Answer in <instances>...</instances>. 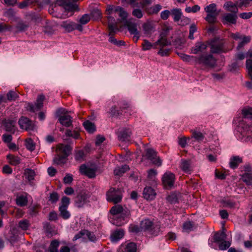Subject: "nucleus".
I'll use <instances>...</instances> for the list:
<instances>
[{"label": "nucleus", "instance_id": "ddd939ff", "mask_svg": "<svg viewBox=\"0 0 252 252\" xmlns=\"http://www.w3.org/2000/svg\"><path fill=\"white\" fill-rule=\"evenodd\" d=\"M45 97L43 94H39L37 96L35 106L32 103L28 104L29 110L31 111L34 112L36 110H39L43 107V101L45 100Z\"/></svg>", "mask_w": 252, "mask_h": 252}, {"label": "nucleus", "instance_id": "e2e57ef3", "mask_svg": "<svg viewBox=\"0 0 252 252\" xmlns=\"http://www.w3.org/2000/svg\"><path fill=\"white\" fill-rule=\"evenodd\" d=\"M230 243L228 241H225V240L219 244V249L220 250H225L228 248L230 246Z\"/></svg>", "mask_w": 252, "mask_h": 252}, {"label": "nucleus", "instance_id": "3c124183", "mask_svg": "<svg viewBox=\"0 0 252 252\" xmlns=\"http://www.w3.org/2000/svg\"><path fill=\"white\" fill-rule=\"evenodd\" d=\"M109 41L117 46H121L125 45V42L122 40H117L114 37V35H109Z\"/></svg>", "mask_w": 252, "mask_h": 252}, {"label": "nucleus", "instance_id": "f3484780", "mask_svg": "<svg viewBox=\"0 0 252 252\" xmlns=\"http://www.w3.org/2000/svg\"><path fill=\"white\" fill-rule=\"evenodd\" d=\"M136 244L133 242H129L121 245L118 250V252H136Z\"/></svg>", "mask_w": 252, "mask_h": 252}, {"label": "nucleus", "instance_id": "f03ea898", "mask_svg": "<svg viewBox=\"0 0 252 252\" xmlns=\"http://www.w3.org/2000/svg\"><path fill=\"white\" fill-rule=\"evenodd\" d=\"M141 230L146 231L151 234L157 235L160 231V227L158 225H155L149 219H144L140 222Z\"/></svg>", "mask_w": 252, "mask_h": 252}, {"label": "nucleus", "instance_id": "69168bd1", "mask_svg": "<svg viewBox=\"0 0 252 252\" xmlns=\"http://www.w3.org/2000/svg\"><path fill=\"white\" fill-rule=\"evenodd\" d=\"M171 50L170 49H165L163 48H160L158 51V54L162 57L168 56L169 55Z\"/></svg>", "mask_w": 252, "mask_h": 252}, {"label": "nucleus", "instance_id": "72a5a7b5", "mask_svg": "<svg viewBox=\"0 0 252 252\" xmlns=\"http://www.w3.org/2000/svg\"><path fill=\"white\" fill-rule=\"evenodd\" d=\"M194 228V224L193 222L190 221H185L183 225V229L184 231L189 232L193 230Z\"/></svg>", "mask_w": 252, "mask_h": 252}, {"label": "nucleus", "instance_id": "423d86ee", "mask_svg": "<svg viewBox=\"0 0 252 252\" xmlns=\"http://www.w3.org/2000/svg\"><path fill=\"white\" fill-rule=\"evenodd\" d=\"M106 196L108 201L112 202L114 203L120 202L122 198V194L121 190L119 189H116L113 188H110L107 191Z\"/></svg>", "mask_w": 252, "mask_h": 252}, {"label": "nucleus", "instance_id": "c03bdc74", "mask_svg": "<svg viewBox=\"0 0 252 252\" xmlns=\"http://www.w3.org/2000/svg\"><path fill=\"white\" fill-rule=\"evenodd\" d=\"M242 113L244 119H252V107L244 108Z\"/></svg>", "mask_w": 252, "mask_h": 252}, {"label": "nucleus", "instance_id": "8fccbe9b", "mask_svg": "<svg viewBox=\"0 0 252 252\" xmlns=\"http://www.w3.org/2000/svg\"><path fill=\"white\" fill-rule=\"evenodd\" d=\"M25 145L26 148L30 151H33L35 149V144L31 138L26 140Z\"/></svg>", "mask_w": 252, "mask_h": 252}, {"label": "nucleus", "instance_id": "a19ab883", "mask_svg": "<svg viewBox=\"0 0 252 252\" xmlns=\"http://www.w3.org/2000/svg\"><path fill=\"white\" fill-rule=\"evenodd\" d=\"M7 158L9 160V163L13 165H16L20 163V158L12 155H7Z\"/></svg>", "mask_w": 252, "mask_h": 252}, {"label": "nucleus", "instance_id": "6ab92c4d", "mask_svg": "<svg viewBox=\"0 0 252 252\" xmlns=\"http://www.w3.org/2000/svg\"><path fill=\"white\" fill-rule=\"evenodd\" d=\"M128 107L127 103H126L124 104V106H120V109H118L116 105L113 106L110 109V111L108 112L111 117L118 118L122 115L121 111L123 109L127 108Z\"/></svg>", "mask_w": 252, "mask_h": 252}, {"label": "nucleus", "instance_id": "bf43d9fd", "mask_svg": "<svg viewBox=\"0 0 252 252\" xmlns=\"http://www.w3.org/2000/svg\"><path fill=\"white\" fill-rule=\"evenodd\" d=\"M222 204L224 207L232 208L236 206L235 202L230 199H226L222 201Z\"/></svg>", "mask_w": 252, "mask_h": 252}, {"label": "nucleus", "instance_id": "9d476101", "mask_svg": "<svg viewBox=\"0 0 252 252\" xmlns=\"http://www.w3.org/2000/svg\"><path fill=\"white\" fill-rule=\"evenodd\" d=\"M80 172L89 178H94L96 176V169L95 168H91L85 164H82L80 166Z\"/></svg>", "mask_w": 252, "mask_h": 252}, {"label": "nucleus", "instance_id": "c85d7f7f", "mask_svg": "<svg viewBox=\"0 0 252 252\" xmlns=\"http://www.w3.org/2000/svg\"><path fill=\"white\" fill-rule=\"evenodd\" d=\"M242 162V158L239 156H234L230 159L229 165L232 169L237 168Z\"/></svg>", "mask_w": 252, "mask_h": 252}, {"label": "nucleus", "instance_id": "f257e3e1", "mask_svg": "<svg viewBox=\"0 0 252 252\" xmlns=\"http://www.w3.org/2000/svg\"><path fill=\"white\" fill-rule=\"evenodd\" d=\"M110 212L113 217L111 222L116 226H122L126 222V219L130 216V211L126 207L120 205L114 206L111 209Z\"/></svg>", "mask_w": 252, "mask_h": 252}, {"label": "nucleus", "instance_id": "37998d69", "mask_svg": "<svg viewBox=\"0 0 252 252\" xmlns=\"http://www.w3.org/2000/svg\"><path fill=\"white\" fill-rule=\"evenodd\" d=\"M155 46L159 45L161 48H163L164 46L170 45L171 42L168 41L167 38L158 39L155 43Z\"/></svg>", "mask_w": 252, "mask_h": 252}, {"label": "nucleus", "instance_id": "2f4dec72", "mask_svg": "<svg viewBox=\"0 0 252 252\" xmlns=\"http://www.w3.org/2000/svg\"><path fill=\"white\" fill-rule=\"evenodd\" d=\"M142 28L144 33L147 35H150L154 31V28L151 23L147 22L143 24Z\"/></svg>", "mask_w": 252, "mask_h": 252}, {"label": "nucleus", "instance_id": "e433bc0d", "mask_svg": "<svg viewBox=\"0 0 252 252\" xmlns=\"http://www.w3.org/2000/svg\"><path fill=\"white\" fill-rule=\"evenodd\" d=\"M66 157L64 156L57 155L53 159L54 164L57 165H63L66 162Z\"/></svg>", "mask_w": 252, "mask_h": 252}, {"label": "nucleus", "instance_id": "9b49d317", "mask_svg": "<svg viewBox=\"0 0 252 252\" xmlns=\"http://www.w3.org/2000/svg\"><path fill=\"white\" fill-rule=\"evenodd\" d=\"M90 196L85 192H80L75 198V204L78 208H81L87 203Z\"/></svg>", "mask_w": 252, "mask_h": 252}, {"label": "nucleus", "instance_id": "473e14b6", "mask_svg": "<svg viewBox=\"0 0 252 252\" xmlns=\"http://www.w3.org/2000/svg\"><path fill=\"white\" fill-rule=\"evenodd\" d=\"M161 9V6L159 4H156L150 8L145 9L146 12L149 15L157 14Z\"/></svg>", "mask_w": 252, "mask_h": 252}, {"label": "nucleus", "instance_id": "7c9ffc66", "mask_svg": "<svg viewBox=\"0 0 252 252\" xmlns=\"http://www.w3.org/2000/svg\"><path fill=\"white\" fill-rule=\"evenodd\" d=\"M61 26L68 32L74 30V23L71 21H63L61 23Z\"/></svg>", "mask_w": 252, "mask_h": 252}, {"label": "nucleus", "instance_id": "f704fd0d", "mask_svg": "<svg viewBox=\"0 0 252 252\" xmlns=\"http://www.w3.org/2000/svg\"><path fill=\"white\" fill-rule=\"evenodd\" d=\"M83 126L85 129L90 133H93L95 130L94 125L88 120L84 122Z\"/></svg>", "mask_w": 252, "mask_h": 252}, {"label": "nucleus", "instance_id": "5fc2aeb1", "mask_svg": "<svg viewBox=\"0 0 252 252\" xmlns=\"http://www.w3.org/2000/svg\"><path fill=\"white\" fill-rule=\"evenodd\" d=\"M132 15L138 19L141 18L143 16V12L139 8H134L132 12Z\"/></svg>", "mask_w": 252, "mask_h": 252}, {"label": "nucleus", "instance_id": "a211bd4d", "mask_svg": "<svg viewBox=\"0 0 252 252\" xmlns=\"http://www.w3.org/2000/svg\"><path fill=\"white\" fill-rule=\"evenodd\" d=\"M237 14L226 13L222 18V22L223 24H235L237 22Z\"/></svg>", "mask_w": 252, "mask_h": 252}, {"label": "nucleus", "instance_id": "2eb2a0df", "mask_svg": "<svg viewBox=\"0 0 252 252\" xmlns=\"http://www.w3.org/2000/svg\"><path fill=\"white\" fill-rule=\"evenodd\" d=\"M108 24L109 31V35H114L119 31L117 22L115 18L112 16L108 17Z\"/></svg>", "mask_w": 252, "mask_h": 252}, {"label": "nucleus", "instance_id": "052dcab7", "mask_svg": "<svg viewBox=\"0 0 252 252\" xmlns=\"http://www.w3.org/2000/svg\"><path fill=\"white\" fill-rule=\"evenodd\" d=\"M84 152L82 150H78L76 152L75 158L76 160L82 161L84 159Z\"/></svg>", "mask_w": 252, "mask_h": 252}, {"label": "nucleus", "instance_id": "4468645a", "mask_svg": "<svg viewBox=\"0 0 252 252\" xmlns=\"http://www.w3.org/2000/svg\"><path fill=\"white\" fill-rule=\"evenodd\" d=\"M146 156L147 158L150 159L154 164L160 166L161 164V160L159 157H157L156 152L152 149H148L146 151Z\"/></svg>", "mask_w": 252, "mask_h": 252}, {"label": "nucleus", "instance_id": "b1692460", "mask_svg": "<svg viewBox=\"0 0 252 252\" xmlns=\"http://www.w3.org/2000/svg\"><path fill=\"white\" fill-rule=\"evenodd\" d=\"M57 150L59 154H62L63 156L67 157L71 151V148L67 145L59 144L57 147Z\"/></svg>", "mask_w": 252, "mask_h": 252}, {"label": "nucleus", "instance_id": "a878e982", "mask_svg": "<svg viewBox=\"0 0 252 252\" xmlns=\"http://www.w3.org/2000/svg\"><path fill=\"white\" fill-rule=\"evenodd\" d=\"M25 175L26 179H28L30 185L32 186L35 185L33 180L35 176V173L34 170L31 169H26L25 170Z\"/></svg>", "mask_w": 252, "mask_h": 252}, {"label": "nucleus", "instance_id": "49530a36", "mask_svg": "<svg viewBox=\"0 0 252 252\" xmlns=\"http://www.w3.org/2000/svg\"><path fill=\"white\" fill-rule=\"evenodd\" d=\"M171 14L173 15L175 21H178L181 19L182 15L181 9H174L171 11Z\"/></svg>", "mask_w": 252, "mask_h": 252}, {"label": "nucleus", "instance_id": "864d4df0", "mask_svg": "<svg viewBox=\"0 0 252 252\" xmlns=\"http://www.w3.org/2000/svg\"><path fill=\"white\" fill-rule=\"evenodd\" d=\"M29 225V221L27 220H20L19 222V227L24 230L28 229Z\"/></svg>", "mask_w": 252, "mask_h": 252}, {"label": "nucleus", "instance_id": "5701e85b", "mask_svg": "<svg viewBox=\"0 0 252 252\" xmlns=\"http://www.w3.org/2000/svg\"><path fill=\"white\" fill-rule=\"evenodd\" d=\"M190 159H182L181 161L180 168L186 173H190L192 170Z\"/></svg>", "mask_w": 252, "mask_h": 252}, {"label": "nucleus", "instance_id": "4c0bfd02", "mask_svg": "<svg viewBox=\"0 0 252 252\" xmlns=\"http://www.w3.org/2000/svg\"><path fill=\"white\" fill-rule=\"evenodd\" d=\"M67 208L63 206H60L59 207L60 215L64 220L68 219L70 217V214L67 210Z\"/></svg>", "mask_w": 252, "mask_h": 252}, {"label": "nucleus", "instance_id": "bb28decb", "mask_svg": "<svg viewBox=\"0 0 252 252\" xmlns=\"http://www.w3.org/2000/svg\"><path fill=\"white\" fill-rule=\"evenodd\" d=\"M223 7L227 11L231 12V13L237 14L238 12L237 4L232 1L226 2Z\"/></svg>", "mask_w": 252, "mask_h": 252}, {"label": "nucleus", "instance_id": "c9c22d12", "mask_svg": "<svg viewBox=\"0 0 252 252\" xmlns=\"http://www.w3.org/2000/svg\"><path fill=\"white\" fill-rule=\"evenodd\" d=\"M16 202L18 206L20 207L25 206L27 204L28 198L26 196L20 195L16 198Z\"/></svg>", "mask_w": 252, "mask_h": 252}, {"label": "nucleus", "instance_id": "680f3d73", "mask_svg": "<svg viewBox=\"0 0 252 252\" xmlns=\"http://www.w3.org/2000/svg\"><path fill=\"white\" fill-rule=\"evenodd\" d=\"M85 235H86L88 238L92 242H94L96 240V237L94 233L87 230H85Z\"/></svg>", "mask_w": 252, "mask_h": 252}, {"label": "nucleus", "instance_id": "13d9d810", "mask_svg": "<svg viewBox=\"0 0 252 252\" xmlns=\"http://www.w3.org/2000/svg\"><path fill=\"white\" fill-rule=\"evenodd\" d=\"M246 65L248 70L249 75L252 80V60L250 59L247 60Z\"/></svg>", "mask_w": 252, "mask_h": 252}, {"label": "nucleus", "instance_id": "39448f33", "mask_svg": "<svg viewBox=\"0 0 252 252\" xmlns=\"http://www.w3.org/2000/svg\"><path fill=\"white\" fill-rule=\"evenodd\" d=\"M196 61L199 64L211 67H214L216 63V59L211 54H202L196 58Z\"/></svg>", "mask_w": 252, "mask_h": 252}, {"label": "nucleus", "instance_id": "20e7f679", "mask_svg": "<svg viewBox=\"0 0 252 252\" xmlns=\"http://www.w3.org/2000/svg\"><path fill=\"white\" fill-rule=\"evenodd\" d=\"M78 0H57L55 4L63 7L67 12H74L79 10L76 4Z\"/></svg>", "mask_w": 252, "mask_h": 252}, {"label": "nucleus", "instance_id": "7ed1b4c3", "mask_svg": "<svg viewBox=\"0 0 252 252\" xmlns=\"http://www.w3.org/2000/svg\"><path fill=\"white\" fill-rule=\"evenodd\" d=\"M205 11L207 13L205 20L210 24H213L217 21V17L219 14L217 11L216 4L211 3L204 8Z\"/></svg>", "mask_w": 252, "mask_h": 252}, {"label": "nucleus", "instance_id": "de8ad7c7", "mask_svg": "<svg viewBox=\"0 0 252 252\" xmlns=\"http://www.w3.org/2000/svg\"><path fill=\"white\" fill-rule=\"evenodd\" d=\"M59 244V242L58 240L52 241L49 247L50 252H58Z\"/></svg>", "mask_w": 252, "mask_h": 252}, {"label": "nucleus", "instance_id": "6e6552de", "mask_svg": "<svg viewBox=\"0 0 252 252\" xmlns=\"http://www.w3.org/2000/svg\"><path fill=\"white\" fill-rule=\"evenodd\" d=\"M209 44L210 45V52L212 53H219L222 51L223 42L219 38H214L210 41Z\"/></svg>", "mask_w": 252, "mask_h": 252}, {"label": "nucleus", "instance_id": "cd10ccee", "mask_svg": "<svg viewBox=\"0 0 252 252\" xmlns=\"http://www.w3.org/2000/svg\"><path fill=\"white\" fill-rule=\"evenodd\" d=\"M131 134V131L129 129H125L119 133V140L122 141H129Z\"/></svg>", "mask_w": 252, "mask_h": 252}, {"label": "nucleus", "instance_id": "c756f323", "mask_svg": "<svg viewBox=\"0 0 252 252\" xmlns=\"http://www.w3.org/2000/svg\"><path fill=\"white\" fill-rule=\"evenodd\" d=\"M226 238V235L224 231L218 232L214 235V240L215 243H220Z\"/></svg>", "mask_w": 252, "mask_h": 252}, {"label": "nucleus", "instance_id": "412c9836", "mask_svg": "<svg viewBox=\"0 0 252 252\" xmlns=\"http://www.w3.org/2000/svg\"><path fill=\"white\" fill-rule=\"evenodd\" d=\"M207 45L202 42H197L195 45L191 48V53L197 54L200 52H203L207 48Z\"/></svg>", "mask_w": 252, "mask_h": 252}, {"label": "nucleus", "instance_id": "6e6d98bb", "mask_svg": "<svg viewBox=\"0 0 252 252\" xmlns=\"http://www.w3.org/2000/svg\"><path fill=\"white\" fill-rule=\"evenodd\" d=\"M59 199V195L56 192L51 193L49 196V200L52 203H56Z\"/></svg>", "mask_w": 252, "mask_h": 252}, {"label": "nucleus", "instance_id": "ea45409f", "mask_svg": "<svg viewBox=\"0 0 252 252\" xmlns=\"http://www.w3.org/2000/svg\"><path fill=\"white\" fill-rule=\"evenodd\" d=\"M6 97L8 101H15L19 97V94L17 92L10 90L6 94Z\"/></svg>", "mask_w": 252, "mask_h": 252}, {"label": "nucleus", "instance_id": "774afa93", "mask_svg": "<svg viewBox=\"0 0 252 252\" xmlns=\"http://www.w3.org/2000/svg\"><path fill=\"white\" fill-rule=\"evenodd\" d=\"M90 20L89 15L84 14L80 19L79 22L82 25L86 24Z\"/></svg>", "mask_w": 252, "mask_h": 252}, {"label": "nucleus", "instance_id": "338daca9", "mask_svg": "<svg viewBox=\"0 0 252 252\" xmlns=\"http://www.w3.org/2000/svg\"><path fill=\"white\" fill-rule=\"evenodd\" d=\"M157 174V172L156 170L153 169H150L148 172V178L149 180L154 181Z\"/></svg>", "mask_w": 252, "mask_h": 252}, {"label": "nucleus", "instance_id": "09e8293b", "mask_svg": "<svg viewBox=\"0 0 252 252\" xmlns=\"http://www.w3.org/2000/svg\"><path fill=\"white\" fill-rule=\"evenodd\" d=\"M142 49L144 51L148 50L151 49L153 47L154 48H157V46L154 45V43L153 44L151 42H150L148 40L146 39H144L143 40V42L142 44Z\"/></svg>", "mask_w": 252, "mask_h": 252}, {"label": "nucleus", "instance_id": "dca6fc26", "mask_svg": "<svg viewBox=\"0 0 252 252\" xmlns=\"http://www.w3.org/2000/svg\"><path fill=\"white\" fill-rule=\"evenodd\" d=\"M126 26L127 27L130 34L134 35V39L136 42L139 38V32L137 29L136 24L129 21H126Z\"/></svg>", "mask_w": 252, "mask_h": 252}, {"label": "nucleus", "instance_id": "58836bf2", "mask_svg": "<svg viewBox=\"0 0 252 252\" xmlns=\"http://www.w3.org/2000/svg\"><path fill=\"white\" fill-rule=\"evenodd\" d=\"M29 27L28 24L23 22H19L15 27L16 32H24L27 30Z\"/></svg>", "mask_w": 252, "mask_h": 252}, {"label": "nucleus", "instance_id": "aec40b11", "mask_svg": "<svg viewBox=\"0 0 252 252\" xmlns=\"http://www.w3.org/2000/svg\"><path fill=\"white\" fill-rule=\"evenodd\" d=\"M125 235V231L122 228L117 229L112 232L110 239L112 242L116 243L122 239Z\"/></svg>", "mask_w": 252, "mask_h": 252}, {"label": "nucleus", "instance_id": "79ce46f5", "mask_svg": "<svg viewBox=\"0 0 252 252\" xmlns=\"http://www.w3.org/2000/svg\"><path fill=\"white\" fill-rule=\"evenodd\" d=\"M129 169V166L126 164L123 165L121 167H118L114 170L115 175L118 176H121L123 174L125 173L126 171Z\"/></svg>", "mask_w": 252, "mask_h": 252}, {"label": "nucleus", "instance_id": "393cba45", "mask_svg": "<svg viewBox=\"0 0 252 252\" xmlns=\"http://www.w3.org/2000/svg\"><path fill=\"white\" fill-rule=\"evenodd\" d=\"M16 123V120H5L4 122L5 130L7 131L14 133L15 131Z\"/></svg>", "mask_w": 252, "mask_h": 252}, {"label": "nucleus", "instance_id": "0e129e2a", "mask_svg": "<svg viewBox=\"0 0 252 252\" xmlns=\"http://www.w3.org/2000/svg\"><path fill=\"white\" fill-rule=\"evenodd\" d=\"M91 14L95 20L100 19L101 17V12L98 9H94L92 11Z\"/></svg>", "mask_w": 252, "mask_h": 252}, {"label": "nucleus", "instance_id": "4d7b16f0", "mask_svg": "<svg viewBox=\"0 0 252 252\" xmlns=\"http://www.w3.org/2000/svg\"><path fill=\"white\" fill-rule=\"evenodd\" d=\"M241 39H242V40L240 42V43H239V44L237 46V49L238 50H239L242 47H243V46L245 44H246L250 42V37L249 36H244L243 38H241Z\"/></svg>", "mask_w": 252, "mask_h": 252}, {"label": "nucleus", "instance_id": "603ef678", "mask_svg": "<svg viewBox=\"0 0 252 252\" xmlns=\"http://www.w3.org/2000/svg\"><path fill=\"white\" fill-rule=\"evenodd\" d=\"M65 134L66 136L72 137L74 139H78L79 137V135L76 131H72L70 129H67Z\"/></svg>", "mask_w": 252, "mask_h": 252}, {"label": "nucleus", "instance_id": "f8f14e48", "mask_svg": "<svg viewBox=\"0 0 252 252\" xmlns=\"http://www.w3.org/2000/svg\"><path fill=\"white\" fill-rule=\"evenodd\" d=\"M18 124L21 128L27 131L33 130L34 126L32 121L24 117H22L19 120Z\"/></svg>", "mask_w": 252, "mask_h": 252}, {"label": "nucleus", "instance_id": "a18cd8bd", "mask_svg": "<svg viewBox=\"0 0 252 252\" xmlns=\"http://www.w3.org/2000/svg\"><path fill=\"white\" fill-rule=\"evenodd\" d=\"M242 181L248 185L252 184V174L246 173L242 176Z\"/></svg>", "mask_w": 252, "mask_h": 252}, {"label": "nucleus", "instance_id": "0eeeda50", "mask_svg": "<svg viewBox=\"0 0 252 252\" xmlns=\"http://www.w3.org/2000/svg\"><path fill=\"white\" fill-rule=\"evenodd\" d=\"M58 112L61 114L59 118V121L63 126L66 127L72 126V118L70 115L66 114L65 109L60 108L58 110Z\"/></svg>", "mask_w": 252, "mask_h": 252}, {"label": "nucleus", "instance_id": "4be33fe9", "mask_svg": "<svg viewBox=\"0 0 252 252\" xmlns=\"http://www.w3.org/2000/svg\"><path fill=\"white\" fill-rule=\"evenodd\" d=\"M143 197L147 200H152L155 198L156 193L151 187H145L143 192Z\"/></svg>", "mask_w": 252, "mask_h": 252}, {"label": "nucleus", "instance_id": "1a4fd4ad", "mask_svg": "<svg viewBox=\"0 0 252 252\" xmlns=\"http://www.w3.org/2000/svg\"><path fill=\"white\" fill-rule=\"evenodd\" d=\"M175 180L174 174L170 172H167L164 173L162 177V184L166 189H169L173 186Z\"/></svg>", "mask_w": 252, "mask_h": 252}]
</instances>
